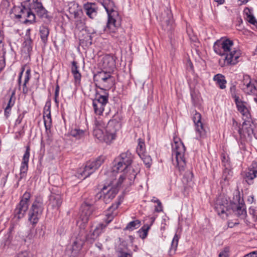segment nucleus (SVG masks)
Wrapping results in <instances>:
<instances>
[{
  "instance_id": "f257e3e1",
  "label": "nucleus",
  "mask_w": 257,
  "mask_h": 257,
  "mask_svg": "<svg viewBox=\"0 0 257 257\" xmlns=\"http://www.w3.org/2000/svg\"><path fill=\"white\" fill-rule=\"evenodd\" d=\"M232 40L225 38H221L216 41L213 44L214 52L223 58L219 60L221 67L234 65L239 62L241 52L238 48L233 47Z\"/></svg>"
},
{
  "instance_id": "f03ea898",
  "label": "nucleus",
  "mask_w": 257,
  "mask_h": 257,
  "mask_svg": "<svg viewBox=\"0 0 257 257\" xmlns=\"http://www.w3.org/2000/svg\"><path fill=\"white\" fill-rule=\"evenodd\" d=\"M134 157L130 151L121 153L116 158V164L112 168L113 174L123 172L119 178L118 183L121 184L124 180H128V183L132 184L134 181L138 173V170L131 166Z\"/></svg>"
},
{
  "instance_id": "7ed1b4c3",
  "label": "nucleus",
  "mask_w": 257,
  "mask_h": 257,
  "mask_svg": "<svg viewBox=\"0 0 257 257\" xmlns=\"http://www.w3.org/2000/svg\"><path fill=\"white\" fill-rule=\"evenodd\" d=\"M19 9L20 12L19 14L16 15V18H24L27 22H34L36 14L46 23H49L51 20V17L49 15L48 12L40 2L33 0L28 8L22 6Z\"/></svg>"
},
{
  "instance_id": "20e7f679",
  "label": "nucleus",
  "mask_w": 257,
  "mask_h": 257,
  "mask_svg": "<svg viewBox=\"0 0 257 257\" xmlns=\"http://www.w3.org/2000/svg\"><path fill=\"white\" fill-rule=\"evenodd\" d=\"M108 15V21L105 31L109 33H114L116 28L120 25L118 12L115 10V6L111 0H99Z\"/></svg>"
},
{
  "instance_id": "39448f33",
  "label": "nucleus",
  "mask_w": 257,
  "mask_h": 257,
  "mask_svg": "<svg viewBox=\"0 0 257 257\" xmlns=\"http://www.w3.org/2000/svg\"><path fill=\"white\" fill-rule=\"evenodd\" d=\"M185 151V147L180 139L174 137L172 144V160L180 172L184 170L186 166Z\"/></svg>"
},
{
  "instance_id": "423d86ee",
  "label": "nucleus",
  "mask_w": 257,
  "mask_h": 257,
  "mask_svg": "<svg viewBox=\"0 0 257 257\" xmlns=\"http://www.w3.org/2000/svg\"><path fill=\"white\" fill-rule=\"evenodd\" d=\"M44 209L43 197L37 196L28 213V221L35 227L39 222Z\"/></svg>"
},
{
  "instance_id": "0eeeda50",
  "label": "nucleus",
  "mask_w": 257,
  "mask_h": 257,
  "mask_svg": "<svg viewBox=\"0 0 257 257\" xmlns=\"http://www.w3.org/2000/svg\"><path fill=\"white\" fill-rule=\"evenodd\" d=\"M104 161V157L99 156L95 160L87 162L83 170H78L76 176L82 180L85 179L95 172L103 163Z\"/></svg>"
},
{
  "instance_id": "6e6552de",
  "label": "nucleus",
  "mask_w": 257,
  "mask_h": 257,
  "mask_svg": "<svg viewBox=\"0 0 257 257\" xmlns=\"http://www.w3.org/2000/svg\"><path fill=\"white\" fill-rule=\"evenodd\" d=\"M94 79L96 81L100 89L108 90L114 85V78L110 72L101 71L94 75Z\"/></svg>"
},
{
  "instance_id": "1a4fd4ad",
  "label": "nucleus",
  "mask_w": 257,
  "mask_h": 257,
  "mask_svg": "<svg viewBox=\"0 0 257 257\" xmlns=\"http://www.w3.org/2000/svg\"><path fill=\"white\" fill-rule=\"evenodd\" d=\"M120 204V202H117L115 204L112 205L109 208L107 212L105 213V217L103 219L104 221L105 222V224L100 223L96 226L92 233V238L93 239L97 237L102 232H103L107 224H109L113 220L114 215L112 213V211L116 209Z\"/></svg>"
},
{
  "instance_id": "9d476101",
  "label": "nucleus",
  "mask_w": 257,
  "mask_h": 257,
  "mask_svg": "<svg viewBox=\"0 0 257 257\" xmlns=\"http://www.w3.org/2000/svg\"><path fill=\"white\" fill-rule=\"evenodd\" d=\"M31 196L30 192H26L21 197L20 202L14 210V214L16 218L20 219L24 217L29 208Z\"/></svg>"
},
{
  "instance_id": "9b49d317",
  "label": "nucleus",
  "mask_w": 257,
  "mask_h": 257,
  "mask_svg": "<svg viewBox=\"0 0 257 257\" xmlns=\"http://www.w3.org/2000/svg\"><path fill=\"white\" fill-rule=\"evenodd\" d=\"M117 186L115 185L111 186L109 184L107 186L104 185L101 191L97 195L99 199H102L105 203H109L115 196L118 192V186L121 184L117 182Z\"/></svg>"
},
{
  "instance_id": "f8f14e48",
  "label": "nucleus",
  "mask_w": 257,
  "mask_h": 257,
  "mask_svg": "<svg viewBox=\"0 0 257 257\" xmlns=\"http://www.w3.org/2000/svg\"><path fill=\"white\" fill-rule=\"evenodd\" d=\"M241 89L247 94H257V79L251 80L248 75L244 76Z\"/></svg>"
},
{
  "instance_id": "ddd939ff",
  "label": "nucleus",
  "mask_w": 257,
  "mask_h": 257,
  "mask_svg": "<svg viewBox=\"0 0 257 257\" xmlns=\"http://www.w3.org/2000/svg\"><path fill=\"white\" fill-rule=\"evenodd\" d=\"M234 101L236 105L238 110L241 113L242 118L244 120L243 126L247 124L246 122H250V114L245 105V102L240 100L239 96H234Z\"/></svg>"
},
{
  "instance_id": "4468645a",
  "label": "nucleus",
  "mask_w": 257,
  "mask_h": 257,
  "mask_svg": "<svg viewBox=\"0 0 257 257\" xmlns=\"http://www.w3.org/2000/svg\"><path fill=\"white\" fill-rule=\"evenodd\" d=\"M229 204L225 199L217 200L215 205V209L217 214L222 218H225L230 213V210L228 208Z\"/></svg>"
},
{
  "instance_id": "2eb2a0df",
  "label": "nucleus",
  "mask_w": 257,
  "mask_h": 257,
  "mask_svg": "<svg viewBox=\"0 0 257 257\" xmlns=\"http://www.w3.org/2000/svg\"><path fill=\"white\" fill-rule=\"evenodd\" d=\"M30 153V148L28 146L26 147V150L23 157L22 162L20 167V177L19 179V181L26 176V174L28 170V163L29 161Z\"/></svg>"
},
{
  "instance_id": "dca6fc26",
  "label": "nucleus",
  "mask_w": 257,
  "mask_h": 257,
  "mask_svg": "<svg viewBox=\"0 0 257 257\" xmlns=\"http://www.w3.org/2000/svg\"><path fill=\"white\" fill-rule=\"evenodd\" d=\"M193 120L195 125L196 132L198 134L200 138L204 137L206 132L203 123L201 121V115L200 113L195 111L193 115Z\"/></svg>"
},
{
  "instance_id": "f3484780",
  "label": "nucleus",
  "mask_w": 257,
  "mask_h": 257,
  "mask_svg": "<svg viewBox=\"0 0 257 257\" xmlns=\"http://www.w3.org/2000/svg\"><path fill=\"white\" fill-rule=\"evenodd\" d=\"M63 200L61 195L52 193L49 196L48 206L54 210H58Z\"/></svg>"
},
{
  "instance_id": "a211bd4d",
  "label": "nucleus",
  "mask_w": 257,
  "mask_h": 257,
  "mask_svg": "<svg viewBox=\"0 0 257 257\" xmlns=\"http://www.w3.org/2000/svg\"><path fill=\"white\" fill-rule=\"evenodd\" d=\"M43 119L46 130H50L52 125L50 102H47L44 107L43 112Z\"/></svg>"
},
{
  "instance_id": "6ab92c4d",
  "label": "nucleus",
  "mask_w": 257,
  "mask_h": 257,
  "mask_svg": "<svg viewBox=\"0 0 257 257\" xmlns=\"http://www.w3.org/2000/svg\"><path fill=\"white\" fill-rule=\"evenodd\" d=\"M102 67L107 72L113 71L115 67V62L113 57L109 55L104 56L101 60Z\"/></svg>"
},
{
  "instance_id": "aec40b11",
  "label": "nucleus",
  "mask_w": 257,
  "mask_h": 257,
  "mask_svg": "<svg viewBox=\"0 0 257 257\" xmlns=\"http://www.w3.org/2000/svg\"><path fill=\"white\" fill-rule=\"evenodd\" d=\"M257 177V161L252 163L251 167L248 169L245 173V179L246 182L250 184L252 183V181Z\"/></svg>"
},
{
  "instance_id": "412c9836",
  "label": "nucleus",
  "mask_w": 257,
  "mask_h": 257,
  "mask_svg": "<svg viewBox=\"0 0 257 257\" xmlns=\"http://www.w3.org/2000/svg\"><path fill=\"white\" fill-rule=\"evenodd\" d=\"M93 212V207L87 204L82 206L80 219L84 224L87 223Z\"/></svg>"
},
{
  "instance_id": "4be33fe9",
  "label": "nucleus",
  "mask_w": 257,
  "mask_h": 257,
  "mask_svg": "<svg viewBox=\"0 0 257 257\" xmlns=\"http://www.w3.org/2000/svg\"><path fill=\"white\" fill-rule=\"evenodd\" d=\"M84 10L91 19H94L97 14V9L95 4L87 3L84 5Z\"/></svg>"
},
{
  "instance_id": "5701e85b",
  "label": "nucleus",
  "mask_w": 257,
  "mask_h": 257,
  "mask_svg": "<svg viewBox=\"0 0 257 257\" xmlns=\"http://www.w3.org/2000/svg\"><path fill=\"white\" fill-rule=\"evenodd\" d=\"M119 128V122L115 119L110 120L105 128L107 133H110L111 135H116V133Z\"/></svg>"
},
{
  "instance_id": "b1692460",
  "label": "nucleus",
  "mask_w": 257,
  "mask_h": 257,
  "mask_svg": "<svg viewBox=\"0 0 257 257\" xmlns=\"http://www.w3.org/2000/svg\"><path fill=\"white\" fill-rule=\"evenodd\" d=\"M30 29H27L25 36L24 37V42L23 43V47L25 51L28 53L31 52L33 48V41L30 36Z\"/></svg>"
},
{
  "instance_id": "393cba45",
  "label": "nucleus",
  "mask_w": 257,
  "mask_h": 257,
  "mask_svg": "<svg viewBox=\"0 0 257 257\" xmlns=\"http://www.w3.org/2000/svg\"><path fill=\"white\" fill-rule=\"evenodd\" d=\"M84 243V239L77 237L72 245V254L75 256L77 255L81 250Z\"/></svg>"
},
{
  "instance_id": "a878e982",
  "label": "nucleus",
  "mask_w": 257,
  "mask_h": 257,
  "mask_svg": "<svg viewBox=\"0 0 257 257\" xmlns=\"http://www.w3.org/2000/svg\"><path fill=\"white\" fill-rule=\"evenodd\" d=\"M244 206V204L242 202L239 201L238 204L234 203L232 205L231 208L233 212L237 216H244L246 214V211Z\"/></svg>"
},
{
  "instance_id": "bb28decb",
  "label": "nucleus",
  "mask_w": 257,
  "mask_h": 257,
  "mask_svg": "<svg viewBox=\"0 0 257 257\" xmlns=\"http://www.w3.org/2000/svg\"><path fill=\"white\" fill-rule=\"evenodd\" d=\"M68 11L74 19H79L82 15L81 10L79 8L77 4L71 3L69 5Z\"/></svg>"
},
{
  "instance_id": "cd10ccee",
  "label": "nucleus",
  "mask_w": 257,
  "mask_h": 257,
  "mask_svg": "<svg viewBox=\"0 0 257 257\" xmlns=\"http://www.w3.org/2000/svg\"><path fill=\"white\" fill-rule=\"evenodd\" d=\"M250 122L249 123L248 122H247V124L244 126L243 123L242 128H238V132L240 135V136L245 137L247 136L248 137H250L252 134H253L254 132H253V129L250 127Z\"/></svg>"
},
{
  "instance_id": "c85d7f7f",
  "label": "nucleus",
  "mask_w": 257,
  "mask_h": 257,
  "mask_svg": "<svg viewBox=\"0 0 257 257\" xmlns=\"http://www.w3.org/2000/svg\"><path fill=\"white\" fill-rule=\"evenodd\" d=\"M166 13L167 14V18H164L163 21L166 25V29L167 31H171L173 28L174 26V20L173 19L172 14L171 11L168 9L166 10Z\"/></svg>"
},
{
  "instance_id": "c756f323",
  "label": "nucleus",
  "mask_w": 257,
  "mask_h": 257,
  "mask_svg": "<svg viewBox=\"0 0 257 257\" xmlns=\"http://www.w3.org/2000/svg\"><path fill=\"white\" fill-rule=\"evenodd\" d=\"M39 34L41 41L44 45H46L48 42V38L49 35V29L46 26H42L40 27Z\"/></svg>"
},
{
  "instance_id": "7c9ffc66",
  "label": "nucleus",
  "mask_w": 257,
  "mask_h": 257,
  "mask_svg": "<svg viewBox=\"0 0 257 257\" xmlns=\"http://www.w3.org/2000/svg\"><path fill=\"white\" fill-rule=\"evenodd\" d=\"M94 124L96 127L93 130V136L99 141L104 142V132L102 130L99 128V125H100V123L98 120H95Z\"/></svg>"
},
{
  "instance_id": "2f4dec72",
  "label": "nucleus",
  "mask_w": 257,
  "mask_h": 257,
  "mask_svg": "<svg viewBox=\"0 0 257 257\" xmlns=\"http://www.w3.org/2000/svg\"><path fill=\"white\" fill-rule=\"evenodd\" d=\"M213 80L216 81L217 85L220 89H223L226 87V80L224 75L221 74H217L214 76Z\"/></svg>"
},
{
  "instance_id": "473e14b6",
  "label": "nucleus",
  "mask_w": 257,
  "mask_h": 257,
  "mask_svg": "<svg viewBox=\"0 0 257 257\" xmlns=\"http://www.w3.org/2000/svg\"><path fill=\"white\" fill-rule=\"evenodd\" d=\"M15 92H13L9 99V101L5 109V115L7 117H9L11 112V108L15 103V97L14 96Z\"/></svg>"
},
{
  "instance_id": "72a5a7b5",
  "label": "nucleus",
  "mask_w": 257,
  "mask_h": 257,
  "mask_svg": "<svg viewBox=\"0 0 257 257\" xmlns=\"http://www.w3.org/2000/svg\"><path fill=\"white\" fill-rule=\"evenodd\" d=\"M138 142V144L136 149V152L140 157H142V156H144V154L146 151L145 142L143 140L139 139Z\"/></svg>"
},
{
  "instance_id": "f704fd0d",
  "label": "nucleus",
  "mask_w": 257,
  "mask_h": 257,
  "mask_svg": "<svg viewBox=\"0 0 257 257\" xmlns=\"http://www.w3.org/2000/svg\"><path fill=\"white\" fill-rule=\"evenodd\" d=\"M108 94L103 95L96 93V97L93 101L105 106L108 102Z\"/></svg>"
},
{
  "instance_id": "c9c22d12",
  "label": "nucleus",
  "mask_w": 257,
  "mask_h": 257,
  "mask_svg": "<svg viewBox=\"0 0 257 257\" xmlns=\"http://www.w3.org/2000/svg\"><path fill=\"white\" fill-rule=\"evenodd\" d=\"M71 135L76 139H80L85 136V131L80 128H74L71 131Z\"/></svg>"
},
{
  "instance_id": "e433bc0d",
  "label": "nucleus",
  "mask_w": 257,
  "mask_h": 257,
  "mask_svg": "<svg viewBox=\"0 0 257 257\" xmlns=\"http://www.w3.org/2000/svg\"><path fill=\"white\" fill-rule=\"evenodd\" d=\"M179 238V237L178 235L177 234H175L173 238L172 243H171V246L169 250L170 255H172L174 253H175V251H176V248L178 246Z\"/></svg>"
},
{
  "instance_id": "4c0bfd02",
  "label": "nucleus",
  "mask_w": 257,
  "mask_h": 257,
  "mask_svg": "<svg viewBox=\"0 0 257 257\" xmlns=\"http://www.w3.org/2000/svg\"><path fill=\"white\" fill-rule=\"evenodd\" d=\"M244 11L247 15L248 22L255 27H257V21L255 17L251 14V10L248 8H246Z\"/></svg>"
},
{
  "instance_id": "58836bf2",
  "label": "nucleus",
  "mask_w": 257,
  "mask_h": 257,
  "mask_svg": "<svg viewBox=\"0 0 257 257\" xmlns=\"http://www.w3.org/2000/svg\"><path fill=\"white\" fill-rule=\"evenodd\" d=\"M92 106L94 112L96 114L101 115L102 114L104 109V106L103 105L93 101Z\"/></svg>"
},
{
  "instance_id": "ea45409f",
  "label": "nucleus",
  "mask_w": 257,
  "mask_h": 257,
  "mask_svg": "<svg viewBox=\"0 0 257 257\" xmlns=\"http://www.w3.org/2000/svg\"><path fill=\"white\" fill-rule=\"evenodd\" d=\"M141 222L139 220H135L129 222L125 228V230H133L139 228L140 226Z\"/></svg>"
},
{
  "instance_id": "a19ab883",
  "label": "nucleus",
  "mask_w": 257,
  "mask_h": 257,
  "mask_svg": "<svg viewBox=\"0 0 257 257\" xmlns=\"http://www.w3.org/2000/svg\"><path fill=\"white\" fill-rule=\"evenodd\" d=\"M116 138V135H111L110 133H107L106 131H105L104 135V142L107 144L111 143L113 140Z\"/></svg>"
},
{
  "instance_id": "79ce46f5",
  "label": "nucleus",
  "mask_w": 257,
  "mask_h": 257,
  "mask_svg": "<svg viewBox=\"0 0 257 257\" xmlns=\"http://www.w3.org/2000/svg\"><path fill=\"white\" fill-rule=\"evenodd\" d=\"M232 176V172L231 171L226 168L223 172L222 174V179L225 182L228 181Z\"/></svg>"
},
{
  "instance_id": "37998d69",
  "label": "nucleus",
  "mask_w": 257,
  "mask_h": 257,
  "mask_svg": "<svg viewBox=\"0 0 257 257\" xmlns=\"http://www.w3.org/2000/svg\"><path fill=\"white\" fill-rule=\"evenodd\" d=\"M143 160L144 164L146 165L147 167H150L151 165L152 159L150 156L146 155L144 154V156H142L140 157Z\"/></svg>"
},
{
  "instance_id": "c03bdc74",
  "label": "nucleus",
  "mask_w": 257,
  "mask_h": 257,
  "mask_svg": "<svg viewBox=\"0 0 257 257\" xmlns=\"http://www.w3.org/2000/svg\"><path fill=\"white\" fill-rule=\"evenodd\" d=\"M229 248L225 247L219 253L218 257H229Z\"/></svg>"
},
{
  "instance_id": "a18cd8bd",
  "label": "nucleus",
  "mask_w": 257,
  "mask_h": 257,
  "mask_svg": "<svg viewBox=\"0 0 257 257\" xmlns=\"http://www.w3.org/2000/svg\"><path fill=\"white\" fill-rule=\"evenodd\" d=\"M71 72L72 74H76V73H79L77 63L75 61H73L72 62Z\"/></svg>"
},
{
  "instance_id": "49530a36",
  "label": "nucleus",
  "mask_w": 257,
  "mask_h": 257,
  "mask_svg": "<svg viewBox=\"0 0 257 257\" xmlns=\"http://www.w3.org/2000/svg\"><path fill=\"white\" fill-rule=\"evenodd\" d=\"M31 78V69H28L27 70L25 74V79L24 83L28 84Z\"/></svg>"
},
{
  "instance_id": "de8ad7c7",
  "label": "nucleus",
  "mask_w": 257,
  "mask_h": 257,
  "mask_svg": "<svg viewBox=\"0 0 257 257\" xmlns=\"http://www.w3.org/2000/svg\"><path fill=\"white\" fill-rule=\"evenodd\" d=\"M75 83L76 84H79L80 83L81 81V75L80 73H76V74H73Z\"/></svg>"
},
{
  "instance_id": "09e8293b",
  "label": "nucleus",
  "mask_w": 257,
  "mask_h": 257,
  "mask_svg": "<svg viewBox=\"0 0 257 257\" xmlns=\"http://www.w3.org/2000/svg\"><path fill=\"white\" fill-rule=\"evenodd\" d=\"M77 19V20L75 22L76 27H77L78 29H82L83 30L84 26L83 21L82 20H79L78 19Z\"/></svg>"
},
{
  "instance_id": "8fccbe9b",
  "label": "nucleus",
  "mask_w": 257,
  "mask_h": 257,
  "mask_svg": "<svg viewBox=\"0 0 257 257\" xmlns=\"http://www.w3.org/2000/svg\"><path fill=\"white\" fill-rule=\"evenodd\" d=\"M118 257H132V255L130 253L123 251L121 250H118Z\"/></svg>"
},
{
  "instance_id": "3c124183",
  "label": "nucleus",
  "mask_w": 257,
  "mask_h": 257,
  "mask_svg": "<svg viewBox=\"0 0 257 257\" xmlns=\"http://www.w3.org/2000/svg\"><path fill=\"white\" fill-rule=\"evenodd\" d=\"M157 205L155 206V210L157 212H160L163 211V206L161 202L160 201L157 203Z\"/></svg>"
},
{
  "instance_id": "603ef678",
  "label": "nucleus",
  "mask_w": 257,
  "mask_h": 257,
  "mask_svg": "<svg viewBox=\"0 0 257 257\" xmlns=\"http://www.w3.org/2000/svg\"><path fill=\"white\" fill-rule=\"evenodd\" d=\"M24 70H25V68L24 67H23L21 68V72H20V74L19 75L18 82V84H19V86L20 88V87L21 86L22 77V76H23Z\"/></svg>"
},
{
  "instance_id": "864d4df0",
  "label": "nucleus",
  "mask_w": 257,
  "mask_h": 257,
  "mask_svg": "<svg viewBox=\"0 0 257 257\" xmlns=\"http://www.w3.org/2000/svg\"><path fill=\"white\" fill-rule=\"evenodd\" d=\"M16 257H31L30 254L27 251H22L19 253Z\"/></svg>"
},
{
  "instance_id": "5fc2aeb1",
  "label": "nucleus",
  "mask_w": 257,
  "mask_h": 257,
  "mask_svg": "<svg viewBox=\"0 0 257 257\" xmlns=\"http://www.w3.org/2000/svg\"><path fill=\"white\" fill-rule=\"evenodd\" d=\"M27 84L23 83L22 85V92L24 94H27L29 91V88L27 86Z\"/></svg>"
},
{
  "instance_id": "6e6d98bb",
  "label": "nucleus",
  "mask_w": 257,
  "mask_h": 257,
  "mask_svg": "<svg viewBox=\"0 0 257 257\" xmlns=\"http://www.w3.org/2000/svg\"><path fill=\"white\" fill-rule=\"evenodd\" d=\"M151 227V225L148 224H145L141 228V230L143 232H148V230L150 229Z\"/></svg>"
},
{
  "instance_id": "4d7b16f0",
  "label": "nucleus",
  "mask_w": 257,
  "mask_h": 257,
  "mask_svg": "<svg viewBox=\"0 0 257 257\" xmlns=\"http://www.w3.org/2000/svg\"><path fill=\"white\" fill-rule=\"evenodd\" d=\"M5 66V61L3 57L0 59V70H2Z\"/></svg>"
},
{
  "instance_id": "13d9d810",
  "label": "nucleus",
  "mask_w": 257,
  "mask_h": 257,
  "mask_svg": "<svg viewBox=\"0 0 257 257\" xmlns=\"http://www.w3.org/2000/svg\"><path fill=\"white\" fill-rule=\"evenodd\" d=\"M235 89H236V87H235V85H232L230 88V92L231 93L232 97L234 99V96L236 95L235 93Z\"/></svg>"
},
{
  "instance_id": "bf43d9fd",
  "label": "nucleus",
  "mask_w": 257,
  "mask_h": 257,
  "mask_svg": "<svg viewBox=\"0 0 257 257\" xmlns=\"http://www.w3.org/2000/svg\"><path fill=\"white\" fill-rule=\"evenodd\" d=\"M24 117V114H20L18 118L16 120V123L18 124H20L21 123L22 119Z\"/></svg>"
},
{
  "instance_id": "052dcab7",
  "label": "nucleus",
  "mask_w": 257,
  "mask_h": 257,
  "mask_svg": "<svg viewBox=\"0 0 257 257\" xmlns=\"http://www.w3.org/2000/svg\"><path fill=\"white\" fill-rule=\"evenodd\" d=\"M59 93V87L58 85H57V86L56 87V89H55V96L56 97H58Z\"/></svg>"
},
{
  "instance_id": "680f3d73",
  "label": "nucleus",
  "mask_w": 257,
  "mask_h": 257,
  "mask_svg": "<svg viewBox=\"0 0 257 257\" xmlns=\"http://www.w3.org/2000/svg\"><path fill=\"white\" fill-rule=\"evenodd\" d=\"M95 246L99 249L101 250L102 249V244L100 242H97L95 243Z\"/></svg>"
},
{
  "instance_id": "e2e57ef3",
  "label": "nucleus",
  "mask_w": 257,
  "mask_h": 257,
  "mask_svg": "<svg viewBox=\"0 0 257 257\" xmlns=\"http://www.w3.org/2000/svg\"><path fill=\"white\" fill-rule=\"evenodd\" d=\"M160 200H159L158 198H157L156 197H153L151 200V201L152 202H154V203H157L159 201H160Z\"/></svg>"
},
{
  "instance_id": "0e129e2a",
  "label": "nucleus",
  "mask_w": 257,
  "mask_h": 257,
  "mask_svg": "<svg viewBox=\"0 0 257 257\" xmlns=\"http://www.w3.org/2000/svg\"><path fill=\"white\" fill-rule=\"evenodd\" d=\"M252 257H257V251H253L250 252Z\"/></svg>"
},
{
  "instance_id": "69168bd1",
  "label": "nucleus",
  "mask_w": 257,
  "mask_h": 257,
  "mask_svg": "<svg viewBox=\"0 0 257 257\" xmlns=\"http://www.w3.org/2000/svg\"><path fill=\"white\" fill-rule=\"evenodd\" d=\"M214 1L218 3L219 4H222L224 2V0H214Z\"/></svg>"
},
{
  "instance_id": "338daca9",
  "label": "nucleus",
  "mask_w": 257,
  "mask_h": 257,
  "mask_svg": "<svg viewBox=\"0 0 257 257\" xmlns=\"http://www.w3.org/2000/svg\"><path fill=\"white\" fill-rule=\"evenodd\" d=\"M147 235H148V232H143L141 237L143 239H144L147 237Z\"/></svg>"
},
{
  "instance_id": "774afa93",
  "label": "nucleus",
  "mask_w": 257,
  "mask_h": 257,
  "mask_svg": "<svg viewBox=\"0 0 257 257\" xmlns=\"http://www.w3.org/2000/svg\"><path fill=\"white\" fill-rule=\"evenodd\" d=\"M189 177L191 179L193 177V174L192 172H189L188 173Z\"/></svg>"
}]
</instances>
